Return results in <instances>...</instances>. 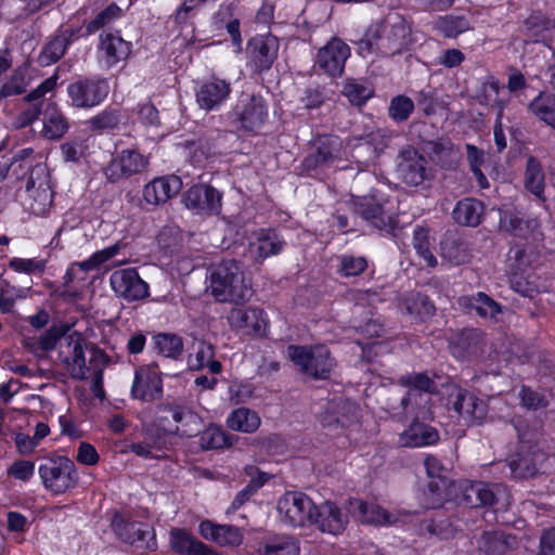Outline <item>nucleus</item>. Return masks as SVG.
Returning a JSON list of instances; mask_svg holds the SVG:
<instances>
[{
	"instance_id": "24",
	"label": "nucleus",
	"mask_w": 555,
	"mask_h": 555,
	"mask_svg": "<svg viewBox=\"0 0 555 555\" xmlns=\"http://www.w3.org/2000/svg\"><path fill=\"white\" fill-rule=\"evenodd\" d=\"M231 85L224 79L212 76L210 80L204 81L196 91L198 106L206 111L218 108L230 95Z\"/></svg>"
},
{
	"instance_id": "8",
	"label": "nucleus",
	"mask_w": 555,
	"mask_h": 555,
	"mask_svg": "<svg viewBox=\"0 0 555 555\" xmlns=\"http://www.w3.org/2000/svg\"><path fill=\"white\" fill-rule=\"evenodd\" d=\"M111 527L118 539L142 551H155L157 543L154 529L147 524L127 520L116 514Z\"/></svg>"
},
{
	"instance_id": "5",
	"label": "nucleus",
	"mask_w": 555,
	"mask_h": 555,
	"mask_svg": "<svg viewBox=\"0 0 555 555\" xmlns=\"http://www.w3.org/2000/svg\"><path fill=\"white\" fill-rule=\"evenodd\" d=\"M44 488L54 494H62L74 488L77 482L76 467L66 456L44 460L38 468Z\"/></svg>"
},
{
	"instance_id": "14",
	"label": "nucleus",
	"mask_w": 555,
	"mask_h": 555,
	"mask_svg": "<svg viewBox=\"0 0 555 555\" xmlns=\"http://www.w3.org/2000/svg\"><path fill=\"white\" fill-rule=\"evenodd\" d=\"M222 194L208 184H195L184 194L182 202L197 215H218L221 211Z\"/></svg>"
},
{
	"instance_id": "52",
	"label": "nucleus",
	"mask_w": 555,
	"mask_h": 555,
	"mask_svg": "<svg viewBox=\"0 0 555 555\" xmlns=\"http://www.w3.org/2000/svg\"><path fill=\"white\" fill-rule=\"evenodd\" d=\"M438 29L450 38H455L469 28V23L464 16H446L437 22Z\"/></svg>"
},
{
	"instance_id": "17",
	"label": "nucleus",
	"mask_w": 555,
	"mask_h": 555,
	"mask_svg": "<svg viewBox=\"0 0 555 555\" xmlns=\"http://www.w3.org/2000/svg\"><path fill=\"white\" fill-rule=\"evenodd\" d=\"M159 411L165 414L160 417L163 421L172 418L177 424L175 433L181 437L196 436L203 428V418L188 405L167 403L162 404Z\"/></svg>"
},
{
	"instance_id": "6",
	"label": "nucleus",
	"mask_w": 555,
	"mask_h": 555,
	"mask_svg": "<svg viewBox=\"0 0 555 555\" xmlns=\"http://www.w3.org/2000/svg\"><path fill=\"white\" fill-rule=\"evenodd\" d=\"M108 92V82L99 76L82 77L67 86L69 103L75 108H93L107 98Z\"/></svg>"
},
{
	"instance_id": "23",
	"label": "nucleus",
	"mask_w": 555,
	"mask_h": 555,
	"mask_svg": "<svg viewBox=\"0 0 555 555\" xmlns=\"http://www.w3.org/2000/svg\"><path fill=\"white\" fill-rule=\"evenodd\" d=\"M347 524V515L335 503L325 501L315 505L311 525L320 531L337 535L344 532Z\"/></svg>"
},
{
	"instance_id": "56",
	"label": "nucleus",
	"mask_w": 555,
	"mask_h": 555,
	"mask_svg": "<svg viewBox=\"0 0 555 555\" xmlns=\"http://www.w3.org/2000/svg\"><path fill=\"white\" fill-rule=\"evenodd\" d=\"M441 255L454 264L466 261L467 253L463 244L455 238H447L441 243Z\"/></svg>"
},
{
	"instance_id": "39",
	"label": "nucleus",
	"mask_w": 555,
	"mask_h": 555,
	"mask_svg": "<svg viewBox=\"0 0 555 555\" xmlns=\"http://www.w3.org/2000/svg\"><path fill=\"white\" fill-rule=\"evenodd\" d=\"M227 425L234 431L253 434L260 427L261 418L256 411L242 406L229 414Z\"/></svg>"
},
{
	"instance_id": "48",
	"label": "nucleus",
	"mask_w": 555,
	"mask_h": 555,
	"mask_svg": "<svg viewBox=\"0 0 555 555\" xmlns=\"http://www.w3.org/2000/svg\"><path fill=\"white\" fill-rule=\"evenodd\" d=\"M550 24V20L543 13L533 12L522 22L520 30L526 37L538 41L548 30Z\"/></svg>"
},
{
	"instance_id": "33",
	"label": "nucleus",
	"mask_w": 555,
	"mask_h": 555,
	"mask_svg": "<svg viewBox=\"0 0 555 555\" xmlns=\"http://www.w3.org/2000/svg\"><path fill=\"white\" fill-rule=\"evenodd\" d=\"M348 509L353 517L364 524L385 525L391 522V515L386 509L360 499H350Z\"/></svg>"
},
{
	"instance_id": "9",
	"label": "nucleus",
	"mask_w": 555,
	"mask_h": 555,
	"mask_svg": "<svg viewBox=\"0 0 555 555\" xmlns=\"http://www.w3.org/2000/svg\"><path fill=\"white\" fill-rule=\"evenodd\" d=\"M282 520L293 527L311 525L315 504L302 492H286L276 506Z\"/></svg>"
},
{
	"instance_id": "44",
	"label": "nucleus",
	"mask_w": 555,
	"mask_h": 555,
	"mask_svg": "<svg viewBox=\"0 0 555 555\" xmlns=\"http://www.w3.org/2000/svg\"><path fill=\"white\" fill-rule=\"evenodd\" d=\"M199 434V443L206 450L229 448L238 439L236 436L228 434L222 428L214 425L203 431L201 430Z\"/></svg>"
},
{
	"instance_id": "7",
	"label": "nucleus",
	"mask_w": 555,
	"mask_h": 555,
	"mask_svg": "<svg viewBox=\"0 0 555 555\" xmlns=\"http://www.w3.org/2000/svg\"><path fill=\"white\" fill-rule=\"evenodd\" d=\"M424 465L430 479L424 491V506L427 508L440 507L444 501H449L451 490L456 481H452L448 477V470L437 457L433 455L426 456Z\"/></svg>"
},
{
	"instance_id": "30",
	"label": "nucleus",
	"mask_w": 555,
	"mask_h": 555,
	"mask_svg": "<svg viewBox=\"0 0 555 555\" xmlns=\"http://www.w3.org/2000/svg\"><path fill=\"white\" fill-rule=\"evenodd\" d=\"M250 47L256 70L258 73L268 70L278 56L279 41L276 37L268 35L254 38Z\"/></svg>"
},
{
	"instance_id": "38",
	"label": "nucleus",
	"mask_w": 555,
	"mask_h": 555,
	"mask_svg": "<svg viewBox=\"0 0 555 555\" xmlns=\"http://www.w3.org/2000/svg\"><path fill=\"white\" fill-rule=\"evenodd\" d=\"M68 130V121L56 104L50 102L44 108V125L42 134L50 140L61 139Z\"/></svg>"
},
{
	"instance_id": "54",
	"label": "nucleus",
	"mask_w": 555,
	"mask_h": 555,
	"mask_svg": "<svg viewBox=\"0 0 555 555\" xmlns=\"http://www.w3.org/2000/svg\"><path fill=\"white\" fill-rule=\"evenodd\" d=\"M414 109L413 101L405 95L395 96L388 107V114L395 121H405Z\"/></svg>"
},
{
	"instance_id": "16",
	"label": "nucleus",
	"mask_w": 555,
	"mask_h": 555,
	"mask_svg": "<svg viewBox=\"0 0 555 555\" xmlns=\"http://www.w3.org/2000/svg\"><path fill=\"white\" fill-rule=\"evenodd\" d=\"M131 393L133 398L145 402L162 398V373L156 364L143 365L135 370Z\"/></svg>"
},
{
	"instance_id": "15",
	"label": "nucleus",
	"mask_w": 555,
	"mask_h": 555,
	"mask_svg": "<svg viewBox=\"0 0 555 555\" xmlns=\"http://www.w3.org/2000/svg\"><path fill=\"white\" fill-rule=\"evenodd\" d=\"M109 283L115 294L129 302L142 300L149 296V285L134 268L114 271Z\"/></svg>"
},
{
	"instance_id": "40",
	"label": "nucleus",
	"mask_w": 555,
	"mask_h": 555,
	"mask_svg": "<svg viewBox=\"0 0 555 555\" xmlns=\"http://www.w3.org/2000/svg\"><path fill=\"white\" fill-rule=\"evenodd\" d=\"M459 302L462 307L475 311L481 318L493 319L501 312V306L482 292L473 296H463L459 299Z\"/></svg>"
},
{
	"instance_id": "22",
	"label": "nucleus",
	"mask_w": 555,
	"mask_h": 555,
	"mask_svg": "<svg viewBox=\"0 0 555 555\" xmlns=\"http://www.w3.org/2000/svg\"><path fill=\"white\" fill-rule=\"evenodd\" d=\"M66 350L62 349L59 353L61 361L67 366L70 376L75 379H87L90 367L86 364L82 337L77 334H70L66 337Z\"/></svg>"
},
{
	"instance_id": "12",
	"label": "nucleus",
	"mask_w": 555,
	"mask_h": 555,
	"mask_svg": "<svg viewBox=\"0 0 555 555\" xmlns=\"http://www.w3.org/2000/svg\"><path fill=\"white\" fill-rule=\"evenodd\" d=\"M319 420L324 428L335 431L358 422L359 406L349 399L337 397L326 403Z\"/></svg>"
},
{
	"instance_id": "13",
	"label": "nucleus",
	"mask_w": 555,
	"mask_h": 555,
	"mask_svg": "<svg viewBox=\"0 0 555 555\" xmlns=\"http://www.w3.org/2000/svg\"><path fill=\"white\" fill-rule=\"evenodd\" d=\"M147 165V158L138 151L122 150L105 167L104 175L109 182L114 183L141 173Z\"/></svg>"
},
{
	"instance_id": "53",
	"label": "nucleus",
	"mask_w": 555,
	"mask_h": 555,
	"mask_svg": "<svg viewBox=\"0 0 555 555\" xmlns=\"http://www.w3.org/2000/svg\"><path fill=\"white\" fill-rule=\"evenodd\" d=\"M339 272L344 276H358L367 268V260L363 256L343 255L338 258Z\"/></svg>"
},
{
	"instance_id": "49",
	"label": "nucleus",
	"mask_w": 555,
	"mask_h": 555,
	"mask_svg": "<svg viewBox=\"0 0 555 555\" xmlns=\"http://www.w3.org/2000/svg\"><path fill=\"white\" fill-rule=\"evenodd\" d=\"M121 14V9L116 3H111L86 24V35H91L112 24L114 21L118 20Z\"/></svg>"
},
{
	"instance_id": "42",
	"label": "nucleus",
	"mask_w": 555,
	"mask_h": 555,
	"mask_svg": "<svg viewBox=\"0 0 555 555\" xmlns=\"http://www.w3.org/2000/svg\"><path fill=\"white\" fill-rule=\"evenodd\" d=\"M528 109L541 121L555 130V95L540 92L528 105Z\"/></svg>"
},
{
	"instance_id": "35",
	"label": "nucleus",
	"mask_w": 555,
	"mask_h": 555,
	"mask_svg": "<svg viewBox=\"0 0 555 555\" xmlns=\"http://www.w3.org/2000/svg\"><path fill=\"white\" fill-rule=\"evenodd\" d=\"M439 440L438 431L426 424L415 422L400 436V443L408 448H420L436 443Z\"/></svg>"
},
{
	"instance_id": "64",
	"label": "nucleus",
	"mask_w": 555,
	"mask_h": 555,
	"mask_svg": "<svg viewBox=\"0 0 555 555\" xmlns=\"http://www.w3.org/2000/svg\"><path fill=\"white\" fill-rule=\"evenodd\" d=\"M42 113L41 103L30 104L27 108L22 111L14 119L16 129H23L35 122Z\"/></svg>"
},
{
	"instance_id": "58",
	"label": "nucleus",
	"mask_w": 555,
	"mask_h": 555,
	"mask_svg": "<svg viewBox=\"0 0 555 555\" xmlns=\"http://www.w3.org/2000/svg\"><path fill=\"white\" fill-rule=\"evenodd\" d=\"M483 334L477 328H465L459 335V345L468 353L476 354L481 348Z\"/></svg>"
},
{
	"instance_id": "41",
	"label": "nucleus",
	"mask_w": 555,
	"mask_h": 555,
	"mask_svg": "<svg viewBox=\"0 0 555 555\" xmlns=\"http://www.w3.org/2000/svg\"><path fill=\"white\" fill-rule=\"evenodd\" d=\"M260 555H298V541L291 535L276 534L267 537L259 548Z\"/></svg>"
},
{
	"instance_id": "26",
	"label": "nucleus",
	"mask_w": 555,
	"mask_h": 555,
	"mask_svg": "<svg viewBox=\"0 0 555 555\" xmlns=\"http://www.w3.org/2000/svg\"><path fill=\"white\" fill-rule=\"evenodd\" d=\"M228 322L232 328L242 330L248 335L263 334L267 325L263 311L257 308H232Z\"/></svg>"
},
{
	"instance_id": "3",
	"label": "nucleus",
	"mask_w": 555,
	"mask_h": 555,
	"mask_svg": "<svg viewBox=\"0 0 555 555\" xmlns=\"http://www.w3.org/2000/svg\"><path fill=\"white\" fill-rule=\"evenodd\" d=\"M367 36L376 39L377 48L389 54L401 53L412 41L411 27L398 13L389 14L380 24L371 26Z\"/></svg>"
},
{
	"instance_id": "57",
	"label": "nucleus",
	"mask_w": 555,
	"mask_h": 555,
	"mask_svg": "<svg viewBox=\"0 0 555 555\" xmlns=\"http://www.w3.org/2000/svg\"><path fill=\"white\" fill-rule=\"evenodd\" d=\"M30 197L34 199V203L30 205L33 212L36 215L43 214L52 203V193L47 179H43L38 183L36 192Z\"/></svg>"
},
{
	"instance_id": "61",
	"label": "nucleus",
	"mask_w": 555,
	"mask_h": 555,
	"mask_svg": "<svg viewBox=\"0 0 555 555\" xmlns=\"http://www.w3.org/2000/svg\"><path fill=\"white\" fill-rule=\"evenodd\" d=\"M67 330V325H52L39 337L38 348L42 351L53 350L57 340L65 336Z\"/></svg>"
},
{
	"instance_id": "63",
	"label": "nucleus",
	"mask_w": 555,
	"mask_h": 555,
	"mask_svg": "<svg viewBox=\"0 0 555 555\" xmlns=\"http://www.w3.org/2000/svg\"><path fill=\"white\" fill-rule=\"evenodd\" d=\"M500 229L514 235H521L524 220L512 211H500Z\"/></svg>"
},
{
	"instance_id": "28",
	"label": "nucleus",
	"mask_w": 555,
	"mask_h": 555,
	"mask_svg": "<svg viewBox=\"0 0 555 555\" xmlns=\"http://www.w3.org/2000/svg\"><path fill=\"white\" fill-rule=\"evenodd\" d=\"M201 535L220 546H237L243 542L241 530L232 525H218L203 520L198 527Z\"/></svg>"
},
{
	"instance_id": "45",
	"label": "nucleus",
	"mask_w": 555,
	"mask_h": 555,
	"mask_svg": "<svg viewBox=\"0 0 555 555\" xmlns=\"http://www.w3.org/2000/svg\"><path fill=\"white\" fill-rule=\"evenodd\" d=\"M153 341L157 352L166 358L178 360L183 353V340L175 333H158Z\"/></svg>"
},
{
	"instance_id": "43",
	"label": "nucleus",
	"mask_w": 555,
	"mask_h": 555,
	"mask_svg": "<svg viewBox=\"0 0 555 555\" xmlns=\"http://www.w3.org/2000/svg\"><path fill=\"white\" fill-rule=\"evenodd\" d=\"M120 109L108 106L99 114L89 118L86 124L91 131L103 132L115 130L122 121Z\"/></svg>"
},
{
	"instance_id": "11",
	"label": "nucleus",
	"mask_w": 555,
	"mask_h": 555,
	"mask_svg": "<svg viewBox=\"0 0 555 555\" xmlns=\"http://www.w3.org/2000/svg\"><path fill=\"white\" fill-rule=\"evenodd\" d=\"M230 118L236 129L255 131L264 124L267 118L266 102L261 96H247L234 107Z\"/></svg>"
},
{
	"instance_id": "34",
	"label": "nucleus",
	"mask_w": 555,
	"mask_h": 555,
	"mask_svg": "<svg viewBox=\"0 0 555 555\" xmlns=\"http://www.w3.org/2000/svg\"><path fill=\"white\" fill-rule=\"evenodd\" d=\"M483 214L485 206L482 202L466 197L457 202L452 211V217L461 225L475 228L480 224Z\"/></svg>"
},
{
	"instance_id": "31",
	"label": "nucleus",
	"mask_w": 555,
	"mask_h": 555,
	"mask_svg": "<svg viewBox=\"0 0 555 555\" xmlns=\"http://www.w3.org/2000/svg\"><path fill=\"white\" fill-rule=\"evenodd\" d=\"M517 546L515 535L500 531L483 532L477 541V547L486 555H503Z\"/></svg>"
},
{
	"instance_id": "20",
	"label": "nucleus",
	"mask_w": 555,
	"mask_h": 555,
	"mask_svg": "<svg viewBox=\"0 0 555 555\" xmlns=\"http://www.w3.org/2000/svg\"><path fill=\"white\" fill-rule=\"evenodd\" d=\"M427 159L415 149L409 147L400 152L397 171L399 177L409 185H421L429 178Z\"/></svg>"
},
{
	"instance_id": "32",
	"label": "nucleus",
	"mask_w": 555,
	"mask_h": 555,
	"mask_svg": "<svg viewBox=\"0 0 555 555\" xmlns=\"http://www.w3.org/2000/svg\"><path fill=\"white\" fill-rule=\"evenodd\" d=\"M99 48L105 54L108 66L116 65L131 53V42L124 40L118 34L103 33L100 35Z\"/></svg>"
},
{
	"instance_id": "36",
	"label": "nucleus",
	"mask_w": 555,
	"mask_h": 555,
	"mask_svg": "<svg viewBox=\"0 0 555 555\" xmlns=\"http://www.w3.org/2000/svg\"><path fill=\"white\" fill-rule=\"evenodd\" d=\"M188 364L195 371L207 367L211 374H218L222 370L221 363L215 359V347L205 340L196 343L195 353L189 356Z\"/></svg>"
},
{
	"instance_id": "60",
	"label": "nucleus",
	"mask_w": 555,
	"mask_h": 555,
	"mask_svg": "<svg viewBox=\"0 0 555 555\" xmlns=\"http://www.w3.org/2000/svg\"><path fill=\"white\" fill-rule=\"evenodd\" d=\"M400 384L425 392H435L436 390V383L425 373H412L404 375L400 377Z\"/></svg>"
},
{
	"instance_id": "29",
	"label": "nucleus",
	"mask_w": 555,
	"mask_h": 555,
	"mask_svg": "<svg viewBox=\"0 0 555 555\" xmlns=\"http://www.w3.org/2000/svg\"><path fill=\"white\" fill-rule=\"evenodd\" d=\"M169 544L171 550L179 555H221L185 529H171Z\"/></svg>"
},
{
	"instance_id": "27",
	"label": "nucleus",
	"mask_w": 555,
	"mask_h": 555,
	"mask_svg": "<svg viewBox=\"0 0 555 555\" xmlns=\"http://www.w3.org/2000/svg\"><path fill=\"white\" fill-rule=\"evenodd\" d=\"M182 182L177 176L155 178L143 188V199L150 205H162L179 193Z\"/></svg>"
},
{
	"instance_id": "1",
	"label": "nucleus",
	"mask_w": 555,
	"mask_h": 555,
	"mask_svg": "<svg viewBox=\"0 0 555 555\" xmlns=\"http://www.w3.org/2000/svg\"><path fill=\"white\" fill-rule=\"evenodd\" d=\"M209 288L217 301L235 305L248 301L254 294L250 280L235 259H224L211 269Z\"/></svg>"
},
{
	"instance_id": "19",
	"label": "nucleus",
	"mask_w": 555,
	"mask_h": 555,
	"mask_svg": "<svg viewBox=\"0 0 555 555\" xmlns=\"http://www.w3.org/2000/svg\"><path fill=\"white\" fill-rule=\"evenodd\" d=\"M452 409L463 418L466 425H481L488 414L487 403L475 393L459 388L450 396Z\"/></svg>"
},
{
	"instance_id": "2",
	"label": "nucleus",
	"mask_w": 555,
	"mask_h": 555,
	"mask_svg": "<svg viewBox=\"0 0 555 555\" xmlns=\"http://www.w3.org/2000/svg\"><path fill=\"white\" fill-rule=\"evenodd\" d=\"M451 500L465 507H491L494 512L503 509L508 504V495L500 485L468 480L456 481L453 485L449 501Z\"/></svg>"
},
{
	"instance_id": "47",
	"label": "nucleus",
	"mask_w": 555,
	"mask_h": 555,
	"mask_svg": "<svg viewBox=\"0 0 555 555\" xmlns=\"http://www.w3.org/2000/svg\"><path fill=\"white\" fill-rule=\"evenodd\" d=\"M525 186L537 196H541L544 192V172L540 162L533 156L527 159Z\"/></svg>"
},
{
	"instance_id": "4",
	"label": "nucleus",
	"mask_w": 555,
	"mask_h": 555,
	"mask_svg": "<svg viewBox=\"0 0 555 555\" xmlns=\"http://www.w3.org/2000/svg\"><path fill=\"white\" fill-rule=\"evenodd\" d=\"M287 356L302 374L313 379H327L334 366V359L325 346L291 345Z\"/></svg>"
},
{
	"instance_id": "25",
	"label": "nucleus",
	"mask_w": 555,
	"mask_h": 555,
	"mask_svg": "<svg viewBox=\"0 0 555 555\" xmlns=\"http://www.w3.org/2000/svg\"><path fill=\"white\" fill-rule=\"evenodd\" d=\"M286 245L283 235L275 229H259L254 232L250 242L251 253L257 261L282 253Z\"/></svg>"
},
{
	"instance_id": "46",
	"label": "nucleus",
	"mask_w": 555,
	"mask_h": 555,
	"mask_svg": "<svg viewBox=\"0 0 555 555\" xmlns=\"http://www.w3.org/2000/svg\"><path fill=\"white\" fill-rule=\"evenodd\" d=\"M403 307L410 315L425 320L434 315L436 308L428 296L422 293H411L403 299Z\"/></svg>"
},
{
	"instance_id": "51",
	"label": "nucleus",
	"mask_w": 555,
	"mask_h": 555,
	"mask_svg": "<svg viewBox=\"0 0 555 555\" xmlns=\"http://www.w3.org/2000/svg\"><path fill=\"white\" fill-rule=\"evenodd\" d=\"M413 246L417 254L426 261L428 267H436L437 259L430 250L428 230L416 228L413 234Z\"/></svg>"
},
{
	"instance_id": "50",
	"label": "nucleus",
	"mask_w": 555,
	"mask_h": 555,
	"mask_svg": "<svg viewBox=\"0 0 555 555\" xmlns=\"http://www.w3.org/2000/svg\"><path fill=\"white\" fill-rule=\"evenodd\" d=\"M66 39L59 34L48 42L43 51L39 55V62L41 65H50L57 62L65 53L67 49Z\"/></svg>"
},
{
	"instance_id": "10",
	"label": "nucleus",
	"mask_w": 555,
	"mask_h": 555,
	"mask_svg": "<svg viewBox=\"0 0 555 555\" xmlns=\"http://www.w3.org/2000/svg\"><path fill=\"white\" fill-rule=\"evenodd\" d=\"M341 149L339 137L334 134L318 135L312 142L311 152L302 159L301 172L310 173L319 168L327 167L338 157Z\"/></svg>"
},
{
	"instance_id": "62",
	"label": "nucleus",
	"mask_w": 555,
	"mask_h": 555,
	"mask_svg": "<svg viewBox=\"0 0 555 555\" xmlns=\"http://www.w3.org/2000/svg\"><path fill=\"white\" fill-rule=\"evenodd\" d=\"M326 99L324 88L321 86H309L305 89L301 102L307 109L320 107Z\"/></svg>"
},
{
	"instance_id": "18",
	"label": "nucleus",
	"mask_w": 555,
	"mask_h": 555,
	"mask_svg": "<svg viewBox=\"0 0 555 555\" xmlns=\"http://www.w3.org/2000/svg\"><path fill=\"white\" fill-rule=\"evenodd\" d=\"M349 55L350 48L340 39L334 38L319 50L314 66L331 77H339Z\"/></svg>"
},
{
	"instance_id": "55",
	"label": "nucleus",
	"mask_w": 555,
	"mask_h": 555,
	"mask_svg": "<svg viewBox=\"0 0 555 555\" xmlns=\"http://www.w3.org/2000/svg\"><path fill=\"white\" fill-rule=\"evenodd\" d=\"M120 247L118 244H114L107 248L95 251L89 259L76 263L83 271H91L98 269L101 264L112 259L118 254Z\"/></svg>"
},
{
	"instance_id": "21",
	"label": "nucleus",
	"mask_w": 555,
	"mask_h": 555,
	"mask_svg": "<svg viewBox=\"0 0 555 555\" xmlns=\"http://www.w3.org/2000/svg\"><path fill=\"white\" fill-rule=\"evenodd\" d=\"M352 210L378 230L393 229L395 219L386 214L374 196H354L350 199Z\"/></svg>"
},
{
	"instance_id": "59",
	"label": "nucleus",
	"mask_w": 555,
	"mask_h": 555,
	"mask_svg": "<svg viewBox=\"0 0 555 555\" xmlns=\"http://www.w3.org/2000/svg\"><path fill=\"white\" fill-rule=\"evenodd\" d=\"M25 73L24 68H16L12 73L10 80L1 87V95L12 96L24 93L27 87Z\"/></svg>"
},
{
	"instance_id": "37",
	"label": "nucleus",
	"mask_w": 555,
	"mask_h": 555,
	"mask_svg": "<svg viewBox=\"0 0 555 555\" xmlns=\"http://www.w3.org/2000/svg\"><path fill=\"white\" fill-rule=\"evenodd\" d=\"M544 453L533 451L530 453H519L517 459L509 462L511 473L515 478L526 479L535 476L540 464L544 461Z\"/></svg>"
}]
</instances>
